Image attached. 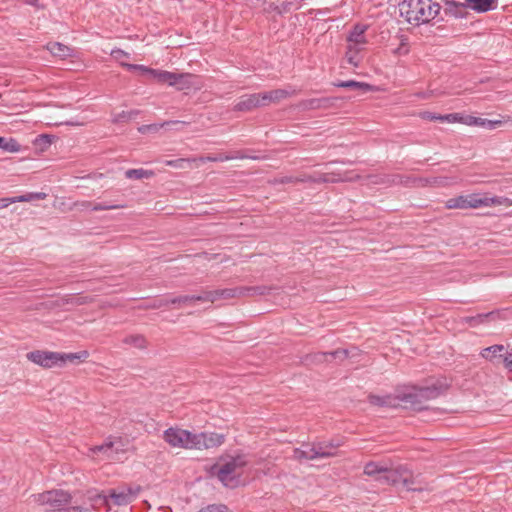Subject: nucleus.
I'll use <instances>...</instances> for the list:
<instances>
[{
    "mask_svg": "<svg viewBox=\"0 0 512 512\" xmlns=\"http://www.w3.org/2000/svg\"><path fill=\"white\" fill-rule=\"evenodd\" d=\"M421 117L425 120L441 122V114L426 111L421 114Z\"/></svg>",
    "mask_w": 512,
    "mask_h": 512,
    "instance_id": "47",
    "label": "nucleus"
},
{
    "mask_svg": "<svg viewBox=\"0 0 512 512\" xmlns=\"http://www.w3.org/2000/svg\"><path fill=\"white\" fill-rule=\"evenodd\" d=\"M496 0H466V6L476 12H487L496 8Z\"/></svg>",
    "mask_w": 512,
    "mask_h": 512,
    "instance_id": "24",
    "label": "nucleus"
},
{
    "mask_svg": "<svg viewBox=\"0 0 512 512\" xmlns=\"http://www.w3.org/2000/svg\"><path fill=\"white\" fill-rule=\"evenodd\" d=\"M225 441V435L216 432L193 433L192 449H212L221 446Z\"/></svg>",
    "mask_w": 512,
    "mask_h": 512,
    "instance_id": "10",
    "label": "nucleus"
},
{
    "mask_svg": "<svg viewBox=\"0 0 512 512\" xmlns=\"http://www.w3.org/2000/svg\"><path fill=\"white\" fill-rule=\"evenodd\" d=\"M504 365L505 367L512 372V354H508L504 357Z\"/></svg>",
    "mask_w": 512,
    "mask_h": 512,
    "instance_id": "50",
    "label": "nucleus"
},
{
    "mask_svg": "<svg viewBox=\"0 0 512 512\" xmlns=\"http://www.w3.org/2000/svg\"><path fill=\"white\" fill-rule=\"evenodd\" d=\"M344 180L345 179L341 174L335 172H314L313 174H301L299 176H295V181L297 183H338Z\"/></svg>",
    "mask_w": 512,
    "mask_h": 512,
    "instance_id": "13",
    "label": "nucleus"
},
{
    "mask_svg": "<svg viewBox=\"0 0 512 512\" xmlns=\"http://www.w3.org/2000/svg\"><path fill=\"white\" fill-rule=\"evenodd\" d=\"M0 148L7 152H19L21 145L13 138L0 137Z\"/></svg>",
    "mask_w": 512,
    "mask_h": 512,
    "instance_id": "34",
    "label": "nucleus"
},
{
    "mask_svg": "<svg viewBox=\"0 0 512 512\" xmlns=\"http://www.w3.org/2000/svg\"><path fill=\"white\" fill-rule=\"evenodd\" d=\"M27 359L44 368L63 367L67 362H76L88 357L87 351L62 353L35 350L27 353Z\"/></svg>",
    "mask_w": 512,
    "mask_h": 512,
    "instance_id": "4",
    "label": "nucleus"
},
{
    "mask_svg": "<svg viewBox=\"0 0 512 512\" xmlns=\"http://www.w3.org/2000/svg\"><path fill=\"white\" fill-rule=\"evenodd\" d=\"M395 54H406L408 47L405 44H401L396 50L393 51Z\"/></svg>",
    "mask_w": 512,
    "mask_h": 512,
    "instance_id": "51",
    "label": "nucleus"
},
{
    "mask_svg": "<svg viewBox=\"0 0 512 512\" xmlns=\"http://www.w3.org/2000/svg\"><path fill=\"white\" fill-rule=\"evenodd\" d=\"M403 392H399L396 395H369L368 401L370 404L379 406V407H388V408H397L400 406L404 407V402L402 399Z\"/></svg>",
    "mask_w": 512,
    "mask_h": 512,
    "instance_id": "15",
    "label": "nucleus"
},
{
    "mask_svg": "<svg viewBox=\"0 0 512 512\" xmlns=\"http://www.w3.org/2000/svg\"><path fill=\"white\" fill-rule=\"evenodd\" d=\"M368 25L356 24L353 29L349 32L346 42L353 43L354 45H370V37L367 34Z\"/></svg>",
    "mask_w": 512,
    "mask_h": 512,
    "instance_id": "16",
    "label": "nucleus"
},
{
    "mask_svg": "<svg viewBox=\"0 0 512 512\" xmlns=\"http://www.w3.org/2000/svg\"><path fill=\"white\" fill-rule=\"evenodd\" d=\"M197 161L202 163L210 161V162H225L229 161V157H226V154H219L218 156H207V157H199Z\"/></svg>",
    "mask_w": 512,
    "mask_h": 512,
    "instance_id": "45",
    "label": "nucleus"
},
{
    "mask_svg": "<svg viewBox=\"0 0 512 512\" xmlns=\"http://www.w3.org/2000/svg\"><path fill=\"white\" fill-rule=\"evenodd\" d=\"M505 350L504 345L501 344H495L492 346H489L487 348H484L480 355L481 357L485 358L486 360L492 361L494 357L497 355H500L501 352Z\"/></svg>",
    "mask_w": 512,
    "mask_h": 512,
    "instance_id": "33",
    "label": "nucleus"
},
{
    "mask_svg": "<svg viewBox=\"0 0 512 512\" xmlns=\"http://www.w3.org/2000/svg\"><path fill=\"white\" fill-rule=\"evenodd\" d=\"M447 388V384L442 381H436L431 385L422 387H411L403 391L404 407L416 411L425 410L428 408L425 403L444 394Z\"/></svg>",
    "mask_w": 512,
    "mask_h": 512,
    "instance_id": "3",
    "label": "nucleus"
},
{
    "mask_svg": "<svg viewBox=\"0 0 512 512\" xmlns=\"http://www.w3.org/2000/svg\"><path fill=\"white\" fill-rule=\"evenodd\" d=\"M140 114V110L121 111L113 113L111 121L115 124L128 123L132 119L136 118Z\"/></svg>",
    "mask_w": 512,
    "mask_h": 512,
    "instance_id": "31",
    "label": "nucleus"
},
{
    "mask_svg": "<svg viewBox=\"0 0 512 512\" xmlns=\"http://www.w3.org/2000/svg\"><path fill=\"white\" fill-rule=\"evenodd\" d=\"M463 124L467 126H478L484 127L488 130H494L497 127L501 126V120H489L486 118L475 117L472 115H464Z\"/></svg>",
    "mask_w": 512,
    "mask_h": 512,
    "instance_id": "19",
    "label": "nucleus"
},
{
    "mask_svg": "<svg viewBox=\"0 0 512 512\" xmlns=\"http://www.w3.org/2000/svg\"><path fill=\"white\" fill-rule=\"evenodd\" d=\"M67 303H71L73 305H82L85 303L84 297H71L69 300H67Z\"/></svg>",
    "mask_w": 512,
    "mask_h": 512,
    "instance_id": "49",
    "label": "nucleus"
},
{
    "mask_svg": "<svg viewBox=\"0 0 512 512\" xmlns=\"http://www.w3.org/2000/svg\"><path fill=\"white\" fill-rule=\"evenodd\" d=\"M368 50V46L365 45H354L353 43H347L346 46V59L349 64H358L364 59V56Z\"/></svg>",
    "mask_w": 512,
    "mask_h": 512,
    "instance_id": "20",
    "label": "nucleus"
},
{
    "mask_svg": "<svg viewBox=\"0 0 512 512\" xmlns=\"http://www.w3.org/2000/svg\"><path fill=\"white\" fill-rule=\"evenodd\" d=\"M464 115L460 113H450L441 115V122L447 123H462L463 124Z\"/></svg>",
    "mask_w": 512,
    "mask_h": 512,
    "instance_id": "40",
    "label": "nucleus"
},
{
    "mask_svg": "<svg viewBox=\"0 0 512 512\" xmlns=\"http://www.w3.org/2000/svg\"><path fill=\"white\" fill-rule=\"evenodd\" d=\"M188 122L185 121H164L162 123H154V124H147V125H141L138 127V132L141 134H146L149 132H157L160 128L167 127V126H176V130H180V126L187 125Z\"/></svg>",
    "mask_w": 512,
    "mask_h": 512,
    "instance_id": "23",
    "label": "nucleus"
},
{
    "mask_svg": "<svg viewBox=\"0 0 512 512\" xmlns=\"http://www.w3.org/2000/svg\"><path fill=\"white\" fill-rule=\"evenodd\" d=\"M269 92L272 96V100L274 101V103L279 102L280 100L285 99V98L289 97L290 95H292V92H290L286 89H275V90H271Z\"/></svg>",
    "mask_w": 512,
    "mask_h": 512,
    "instance_id": "41",
    "label": "nucleus"
},
{
    "mask_svg": "<svg viewBox=\"0 0 512 512\" xmlns=\"http://www.w3.org/2000/svg\"><path fill=\"white\" fill-rule=\"evenodd\" d=\"M127 69L138 76H146L158 83H167L170 86V82L175 79L174 72H168L163 70L152 69L148 66H126Z\"/></svg>",
    "mask_w": 512,
    "mask_h": 512,
    "instance_id": "12",
    "label": "nucleus"
},
{
    "mask_svg": "<svg viewBox=\"0 0 512 512\" xmlns=\"http://www.w3.org/2000/svg\"><path fill=\"white\" fill-rule=\"evenodd\" d=\"M193 433L180 428L170 427L164 431V440L172 447L192 449Z\"/></svg>",
    "mask_w": 512,
    "mask_h": 512,
    "instance_id": "9",
    "label": "nucleus"
},
{
    "mask_svg": "<svg viewBox=\"0 0 512 512\" xmlns=\"http://www.w3.org/2000/svg\"><path fill=\"white\" fill-rule=\"evenodd\" d=\"M123 343L139 349H144L146 347V340L144 336L139 334L126 336L123 339Z\"/></svg>",
    "mask_w": 512,
    "mask_h": 512,
    "instance_id": "35",
    "label": "nucleus"
},
{
    "mask_svg": "<svg viewBox=\"0 0 512 512\" xmlns=\"http://www.w3.org/2000/svg\"><path fill=\"white\" fill-rule=\"evenodd\" d=\"M12 203H15L14 197L0 198V209L9 206Z\"/></svg>",
    "mask_w": 512,
    "mask_h": 512,
    "instance_id": "48",
    "label": "nucleus"
},
{
    "mask_svg": "<svg viewBox=\"0 0 512 512\" xmlns=\"http://www.w3.org/2000/svg\"><path fill=\"white\" fill-rule=\"evenodd\" d=\"M197 512H228V509L223 504H211L201 508Z\"/></svg>",
    "mask_w": 512,
    "mask_h": 512,
    "instance_id": "43",
    "label": "nucleus"
},
{
    "mask_svg": "<svg viewBox=\"0 0 512 512\" xmlns=\"http://www.w3.org/2000/svg\"><path fill=\"white\" fill-rule=\"evenodd\" d=\"M400 470V479L397 481V484H402L403 488L407 491H420L422 488L416 485V481L409 475V473L403 469L402 467L398 468Z\"/></svg>",
    "mask_w": 512,
    "mask_h": 512,
    "instance_id": "26",
    "label": "nucleus"
},
{
    "mask_svg": "<svg viewBox=\"0 0 512 512\" xmlns=\"http://www.w3.org/2000/svg\"><path fill=\"white\" fill-rule=\"evenodd\" d=\"M500 311L495 310L487 313H479L475 316H467L463 318V321L469 324L471 327H476L484 322H486L489 318H494L495 315L499 314Z\"/></svg>",
    "mask_w": 512,
    "mask_h": 512,
    "instance_id": "30",
    "label": "nucleus"
},
{
    "mask_svg": "<svg viewBox=\"0 0 512 512\" xmlns=\"http://www.w3.org/2000/svg\"><path fill=\"white\" fill-rule=\"evenodd\" d=\"M398 7L400 15L413 25L431 21L440 11V5L432 0H401Z\"/></svg>",
    "mask_w": 512,
    "mask_h": 512,
    "instance_id": "2",
    "label": "nucleus"
},
{
    "mask_svg": "<svg viewBox=\"0 0 512 512\" xmlns=\"http://www.w3.org/2000/svg\"><path fill=\"white\" fill-rule=\"evenodd\" d=\"M277 8H278V4H277L276 2H274V1H270V2H269V6H268V8H267V9L275 10V9H277Z\"/></svg>",
    "mask_w": 512,
    "mask_h": 512,
    "instance_id": "53",
    "label": "nucleus"
},
{
    "mask_svg": "<svg viewBox=\"0 0 512 512\" xmlns=\"http://www.w3.org/2000/svg\"><path fill=\"white\" fill-rule=\"evenodd\" d=\"M333 85L338 88H347L354 91H358L360 94L373 91L372 85L365 82H359L354 80L337 81L334 82Z\"/></svg>",
    "mask_w": 512,
    "mask_h": 512,
    "instance_id": "22",
    "label": "nucleus"
},
{
    "mask_svg": "<svg viewBox=\"0 0 512 512\" xmlns=\"http://www.w3.org/2000/svg\"><path fill=\"white\" fill-rule=\"evenodd\" d=\"M41 137L46 138V139H48V138H49V136H48V135H42Z\"/></svg>",
    "mask_w": 512,
    "mask_h": 512,
    "instance_id": "54",
    "label": "nucleus"
},
{
    "mask_svg": "<svg viewBox=\"0 0 512 512\" xmlns=\"http://www.w3.org/2000/svg\"><path fill=\"white\" fill-rule=\"evenodd\" d=\"M196 301L202 302L201 294L198 295H183V296H177V297H166L163 299L158 300L156 304H154V307L160 308L164 306L169 305H188Z\"/></svg>",
    "mask_w": 512,
    "mask_h": 512,
    "instance_id": "17",
    "label": "nucleus"
},
{
    "mask_svg": "<svg viewBox=\"0 0 512 512\" xmlns=\"http://www.w3.org/2000/svg\"><path fill=\"white\" fill-rule=\"evenodd\" d=\"M339 446L340 443L334 441L302 444L293 450V458L301 461L333 457Z\"/></svg>",
    "mask_w": 512,
    "mask_h": 512,
    "instance_id": "6",
    "label": "nucleus"
},
{
    "mask_svg": "<svg viewBox=\"0 0 512 512\" xmlns=\"http://www.w3.org/2000/svg\"><path fill=\"white\" fill-rule=\"evenodd\" d=\"M81 210H91V211H103V210H113L124 208L123 204H109V203H95L93 204L90 201H83L78 204Z\"/></svg>",
    "mask_w": 512,
    "mask_h": 512,
    "instance_id": "25",
    "label": "nucleus"
},
{
    "mask_svg": "<svg viewBox=\"0 0 512 512\" xmlns=\"http://www.w3.org/2000/svg\"><path fill=\"white\" fill-rule=\"evenodd\" d=\"M270 288L266 286H240L234 288L216 289L201 293L202 302H215L219 299H230L235 297H245L254 295L268 294Z\"/></svg>",
    "mask_w": 512,
    "mask_h": 512,
    "instance_id": "5",
    "label": "nucleus"
},
{
    "mask_svg": "<svg viewBox=\"0 0 512 512\" xmlns=\"http://www.w3.org/2000/svg\"><path fill=\"white\" fill-rule=\"evenodd\" d=\"M505 198L494 196V197H483L481 194L472 193L467 195V208L477 209L480 207H490L496 205H502L505 203Z\"/></svg>",
    "mask_w": 512,
    "mask_h": 512,
    "instance_id": "14",
    "label": "nucleus"
},
{
    "mask_svg": "<svg viewBox=\"0 0 512 512\" xmlns=\"http://www.w3.org/2000/svg\"><path fill=\"white\" fill-rule=\"evenodd\" d=\"M467 202V195H459L448 199L445 203V207L448 209H468Z\"/></svg>",
    "mask_w": 512,
    "mask_h": 512,
    "instance_id": "32",
    "label": "nucleus"
},
{
    "mask_svg": "<svg viewBox=\"0 0 512 512\" xmlns=\"http://www.w3.org/2000/svg\"><path fill=\"white\" fill-rule=\"evenodd\" d=\"M314 360L318 362L328 361V358L344 360L348 357V350L337 349L331 352H319L314 356Z\"/></svg>",
    "mask_w": 512,
    "mask_h": 512,
    "instance_id": "29",
    "label": "nucleus"
},
{
    "mask_svg": "<svg viewBox=\"0 0 512 512\" xmlns=\"http://www.w3.org/2000/svg\"><path fill=\"white\" fill-rule=\"evenodd\" d=\"M341 100L340 97H323L320 98L321 109H327L336 106L337 102Z\"/></svg>",
    "mask_w": 512,
    "mask_h": 512,
    "instance_id": "44",
    "label": "nucleus"
},
{
    "mask_svg": "<svg viewBox=\"0 0 512 512\" xmlns=\"http://www.w3.org/2000/svg\"><path fill=\"white\" fill-rule=\"evenodd\" d=\"M280 183H297L295 181V177L293 176H285V177H282L281 180H280Z\"/></svg>",
    "mask_w": 512,
    "mask_h": 512,
    "instance_id": "52",
    "label": "nucleus"
},
{
    "mask_svg": "<svg viewBox=\"0 0 512 512\" xmlns=\"http://www.w3.org/2000/svg\"><path fill=\"white\" fill-rule=\"evenodd\" d=\"M259 103L260 102H259V94L258 93L244 95L235 104L234 110L241 111V112L251 111L255 108L260 107Z\"/></svg>",
    "mask_w": 512,
    "mask_h": 512,
    "instance_id": "21",
    "label": "nucleus"
},
{
    "mask_svg": "<svg viewBox=\"0 0 512 512\" xmlns=\"http://www.w3.org/2000/svg\"><path fill=\"white\" fill-rule=\"evenodd\" d=\"M259 94V104H260V107H263V106H267L269 105L270 103H274V101L272 100V96L270 94V92H264V93H258Z\"/></svg>",
    "mask_w": 512,
    "mask_h": 512,
    "instance_id": "46",
    "label": "nucleus"
},
{
    "mask_svg": "<svg viewBox=\"0 0 512 512\" xmlns=\"http://www.w3.org/2000/svg\"><path fill=\"white\" fill-rule=\"evenodd\" d=\"M364 474L372 476L382 484L395 485L400 479L399 469H389L379 463L369 462L364 466Z\"/></svg>",
    "mask_w": 512,
    "mask_h": 512,
    "instance_id": "8",
    "label": "nucleus"
},
{
    "mask_svg": "<svg viewBox=\"0 0 512 512\" xmlns=\"http://www.w3.org/2000/svg\"><path fill=\"white\" fill-rule=\"evenodd\" d=\"M197 158H179L175 160H167L165 161V165L176 168V169H186L191 162H196Z\"/></svg>",
    "mask_w": 512,
    "mask_h": 512,
    "instance_id": "36",
    "label": "nucleus"
},
{
    "mask_svg": "<svg viewBox=\"0 0 512 512\" xmlns=\"http://www.w3.org/2000/svg\"><path fill=\"white\" fill-rule=\"evenodd\" d=\"M47 49L50 53L56 58V60L64 61L68 58H71V62L75 61L74 50L68 46H65L61 43L55 42L48 44Z\"/></svg>",
    "mask_w": 512,
    "mask_h": 512,
    "instance_id": "18",
    "label": "nucleus"
},
{
    "mask_svg": "<svg viewBox=\"0 0 512 512\" xmlns=\"http://www.w3.org/2000/svg\"><path fill=\"white\" fill-rule=\"evenodd\" d=\"M152 175L151 171L140 169H129L125 172V176L128 179H143L148 178Z\"/></svg>",
    "mask_w": 512,
    "mask_h": 512,
    "instance_id": "38",
    "label": "nucleus"
},
{
    "mask_svg": "<svg viewBox=\"0 0 512 512\" xmlns=\"http://www.w3.org/2000/svg\"><path fill=\"white\" fill-rule=\"evenodd\" d=\"M248 464L246 455L237 454L221 458L219 463L211 467V474L228 488H235L241 482L242 470Z\"/></svg>",
    "mask_w": 512,
    "mask_h": 512,
    "instance_id": "1",
    "label": "nucleus"
},
{
    "mask_svg": "<svg viewBox=\"0 0 512 512\" xmlns=\"http://www.w3.org/2000/svg\"><path fill=\"white\" fill-rule=\"evenodd\" d=\"M46 197L45 193L42 192H29L24 195L14 197L15 203L17 202H30L33 200H42Z\"/></svg>",
    "mask_w": 512,
    "mask_h": 512,
    "instance_id": "37",
    "label": "nucleus"
},
{
    "mask_svg": "<svg viewBox=\"0 0 512 512\" xmlns=\"http://www.w3.org/2000/svg\"><path fill=\"white\" fill-rule=\"evenodd\" d=\"M34 502L39 505L47 506L49 512L66 511V506L71 502V495L61 489L45 491L43 493L32 495Z\"/></svg>",
    "mask_w": 512,
    "mask_h": 512,
    "instance_id": "7",
    "label": "nucleus"
},
{
    "mask_svg": "<svg viewBox=\"0 0 512 512\" xmlns=\"http://www.w3.org/2000/svg\"><path fill=\"white\" fill-rule=\"evenodd\" d=\"M139 492V486H125L118 489H110L108 494L104 496V501L107 502L108 499H110L116 506H125L131 503L137 497Z\"/></svg>",
    "mask_w": 512,
    "mask_h": 512,
    "instance_id": "11",
    "label": "nucleus"
},
{
    "mask_svg": "<svg viewBox=\"0 0 512 512\" xmlns=\"http://www.w3.org/2000/svg\"><path fill=\"white\" fill-rule=\"evenodd\" d=\"M90 450L94 455L103 454L106 459H114L115 454L117 453V450H114V442L112 441H107L101 445H96Z\"/></svg>",
    "mask_w": 512,
    "mask_h": 512,
    "instance_id": "28",
    "label": "nucleus"
},
{
    "mask_svg": "<svg viewBox=\"0 0 512 512\" xmlns=\"http://www.w3.org/2000/svg\"><path fill=\"white\" fill-rule=\"evenodd\" d=\"M226 157H229V160H233V159H252V160H257V159H260V156L250 155V154H247V153H245L243 151H236L233 154H226Z\"/></svg>",
    "mask_w": 512,
    "mask_h": 512,
    "instance_id": "42",
    "label": "nucleus"
},
{
    "mask_svg": "<svg viewBox=\"0 0 512 512\" xmlns=\"http://www.w3.org/2000/svg\"><path fill=\"white\" fill-rule=\"evenodd\" d=\"M193 76L189 73H175V79L170 82V86L176 87L178 90H186L192 87Z\"/></svg>",
    "mask_w": 512,
    "mask_h": 512,
    "instance_id": "27",
    "label": "nucleus"
},
{
    "mask_svg": "<svg viewBox=\"0 0 512 512\" xmlns=\"http://www.w3.org/2000/svg\"><path fill=\"white\" fill-rule=\"evenodd\" d=\"M299 107L302 110H316L321 109L320 98H311L303 100L299 103Z\"/></svg>",
    "mask_w": 512,
    "mask_h": 512,
    "instance_id": "39",
    "label": "nucleus"
}]
</instances>
